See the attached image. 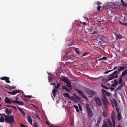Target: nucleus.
<instances>
[{
  "label": "nucleus",
  "mask_w": 127,
  "mask_h": 127,
  "mask_svg": "<svg viewBox=\"0 0 127 127\" xmlns=\"http://www.w3.org/2000/svg\"><path fill=\"white\" fill-rule=\"evenodd\" d=\"M57 90L56 89H54L52 90V93L53 94V95L54 97H55L56 96V93L57 92Z\"/></svg>",
  "instance_id": "nucleus-26"
},
{
  "label": "nucleus",
  "mask_w": 127,
  "mask_h": 127,
  "mask_svg": "<svg viewBox=\"0 0 127 127\" xmlns=\"http://www.w3.org/2000/svg\"><path fill=\"white\" fill-rule=\"evenodd\" d=\"M63 89L64 90H65L68 92H70V90L68 88H67L65 86H64L63 87Z\"/></svg>",
  "instance_id": "nucleus-35"
},
{
  "label": "nucleus",
  "mask_w": 127,
  "mask_h": 127,
  "mask_svg": "<svg viewBox=\"0 0 127 127\" xmlns=\"http://www.w3.org/2000/svg\"><path fill=\"white\" fill-rule=\"evenodd\" d=\"M73 107L75 109L76 111L77 112H78L79 111V110L78 109V106L75 105L73 106Z\"/></svg>",
  "instance_id": "nucleus-34"
},
{
  "label": "nucleus",
  "mask_w": 127,
  "mask_h": 127,
  "mask_svg": "<svg viewBox=\"0 0 127 127\" xmlns=\"http://www.w3.org/2000/svg\"><path fill=\"white\" fill-rule=\"evenodd\" d=\"M16 88V87L15 86H13V87H12L11 86V88H12V89H15V88Z\"/></svg>",
  "instance_id": "nucleus-58"
},
{
  "label": "nucleus",
  "mask_w": 127,
  "mask_h": 127,
  "mask_svg": "<svg viewBox=\"0 0 127 127\" xmlns=\"http://www.w3.org/2000/svg\"><path fill=\"white\" fill-rule=\"evenodd\" d=\"M5 87L9 90H12L11 86L8 85L6 84L5 85Z\"/></svg>",
  "instance_id": "nucleus-30"
},
{
  "label": "nucleus",
  "mask_w": 127,
  "mask_h": 127,
  "mask_svg": "<svg viewBox=\"0 0 127 127\" xmlns=\"http://www.w3.org/2000/svg\"><path fill=\"white\" fill-rule=\"evenodd\" d=\"M118 83V82L116 80H114V84L116 86L117 85Z\"/></svg>",
  "instance_id": "nucleus-42"
},
{
  "label": "nucleus",
  "mask_w": 127,
  "mask_h": 127,
  "mask_svg": "<svg viewBox=\"0 0 127 127\" xmlns=\"http://www.w3.org/2000/svg\"><path fill=\"white\" fill-rule=\"evenodd\" d=\"M94 99L98 107L101 106L102 105L101 102L98 96H95Z\"/></svg>",
  "instance_id": "nucleus-5"
},
{
  "label": "nucleus",
  "mask_w": 127,
  "mask_h": 127,
  "mask_svg": "<svg viewBox=\"0 0 127 127\" xmlns=\"http://www.w3.org/2000/svg\"><path fill=\"white\" fill-rule=\"evenodd\" d=\"M76 91L83 98H84L85 99H86L87 100H88V98H87V97L85 95V94L82 92L80 90H76Z\"/></svg>",
  "instance_id": "nucleus-7"
},
{
  "label": "nucleus",
  "mask_w": 127,
  "mask_h": 127,
  "mask_svg": "<svg viewBox=\"0 0 127 127\" xmlns=\"http://www.w3.org/2000/svg\"><path fill=\"white\" fill-rule=\"evenodd\" d=\"M116 110L117 111V112L118 113L119 112V108H116Z\"/></svg>",
  "instance_id": "nucleus-57"
},
{
  "label": "nucleus",
  "mask_w": 127,
  "mask_h": 127,
  "mask_svg": "<svg viewBox=\"0 0 127 127\" xmlns=\"http://www.w3.org/2000/svg\"><path fill=\"white\" fill-rule=\"evenodd\" d=\"M119 22L120 24H121L122 25H123L125 26V23H124L120 21H119Z\"/></svg>",
  "instance_id": "nucleus-48"
},
{
  "label": "nucleus",
  "mask_w": 127,
  "mask_h": 127,
  "mask_svg": "<svg viewBox=\"0 0 127 127\" xmlns=\"http://www.w3.org/2000/svg\"><path fill=\"white\" fill-rule=\"evenodd\" d=\"M20 126L21 127H27L26 126H25L22 123L20 124Z\"/></svg>",
  "instance_id": "nucleus-49"
},
{
  "label": "nucleus",
  "mask_w": 127,
  "mask_h": 127,
  "mask_svg": "<svg viewBox=\"0 0 127 127\" xmlns=\"http://www.w3.org/2000/svg\"><path fill=\"white\" fill-rule=\"evenodd\" d=\"M113 101L115 106H118V103L116 100V99H113Z\"/></svg>",
  "instance_id": "nucleus-27"
},
{
  "label": "nucleus",
  "mask_w": 127,
  "mask_h": 127,
  "mask_svg": "<svg viewBox=\"0 0 127 127\" xmlns=\"http://www.w3.org/2000/svg\"><path fill=\"white\" fill-rule=\"evenodd\" d=\"M14 103H16L20 105H23L24 103L22 102L17 100H14L12 101Z\"/></svg>",
  "instance_id": "nucleus-13"
},
{
  "label": "nucleus",
  "mask_w": 127,
  "mask_h": 127,
  "mask_svg": "<svg viewBox=\"0 0 127 127\" xmlns=\"http://www.w3.org/2000/svg\"><path fill=\"white\" fill-rule=\"evenodd\" d=\"M69 98L71 99V100L75 101H76V99L75 97L73 96H71L69 97Z\"/></svg>",
  "instance_id": "nucleus-28"
},
{
  "label": "nucleus",
  "mask_w": 127,
  "mask_h": 127,
  "mask_svg": "<svg viewBox=\"0 0 127 127\" xmlns=\"http://www.w3.org/2000/svg\"><path fill=\"white\" fill-rule=\"evenodd\" d=\"M125 67H124L122 66H120L119 68L118 69L119 72H120L121 71L124 70L125 69Z\"/></svg>",
  "instance_id": "nucleus-21"
},
{
  "label": "nucleus",
  "mask_w": 127,
  "mask_h": 127,
  "mask_svg": "<svg viewBox=\"0 0 127 127\" xmlns=\"http://www.w3.org/2000/svg\"><path fill=\"white\" fill-rule=\"evenodd\" d=\"M122 77H121V76L119 77V79L118 82L119 84H121L123 82V80Z\"/></svg>",
  "instance_id": "nucleus-31"
},
{
  "label": "nucleus",
  "mask_w": 127,
  "mask_h": 127,
  "mask_svg": "<svg viewBox=\"0 0 127 127\" xmlns=\"http://www.w3.org/2000/svg\"><path fill=\"white\" fill-rule=\"evenodd\" d=\"M110 89L111 91H112L114 90L115 88H112L111 87H110Z\"/></svg>",
  "instance_id": "nucleus-52"
},
{
  "label": "nucleus",
  "mask_w": 127,
  "mask_h": 127,
  "mask_svg": "<svg viewBox=\"0 0 127 127\" xmlns=\"http://www.w3.org/2000/svg\"><path fill=\"white\" fill-rule=\"evenodd\" d=\"M101 120V118L100 117H99L97 120V123L96 124V126H98L99 125V124H100V121Z\"/></svg>",
  "instance_id": "nucleus-22"
},
{
  "label": "nucleus",
  "mask_w": 127,
  "mask_h": 127,
  "mask_svg": "<svg viewBox=\"0 0 127 127\" xmlns=\"http://www.w3.org/2000/svg\"><path fill=\"white\" fill-rule=\"evenodd\" d=\"M126 75H127V76L126 78V80L127 81V69H126L122 72L121 75V77H123L125 76Z\"/></svg>",
  "instance_id": "nucleus-12"
},
{
  "label": "nucleus",
  "mask_w": 127,
  "mask_h": 127,
  "mask_svg": "<svg viewBox=\"0 0 127 127\" xmlns=\"http://www.w3.org/2000/svg\"><path fill=\"white\" fill-rule=\"evenodd\" d=\"M85 106L88 116L90 117H91L93 116V112L89 107V104H86Z\"/></svg>",
  "instance_id": "nucleus-4"
},
{
  "label": "nucleus",
  "mask_w": 127,
  "mask_h": 127,
  "mask_svg": "<svg viewBox=\"0 0 127 127\" xmlns=\"http://www.w3.org/2000/svg\"><path fill=\"white\" fill-rule=\"evenodd\" d=\"M7 93L9 94H10L12 95V92H7Z\"/></svg>",
  "instance_id": "nucleus-61"
},
{
  "label": "nucleus",
  "mask_w": 127,
  "mask_h": 127,
  "mask_svg": "<svg viewBox=\"0 0 127 127\" xmlns=\"http://www.w3.org/2000/svg\"><path fill=\"white\" fill-rule=\"evenodd\" d=\"M61 85V84L60 83H59L57 84V86H55V88L56 89H58L60 86Z\"/></svg>",
  "instance_id": "nucleus-38"
},
{
  "label": "nucleus",
  "mask_w": 127,
  "mask_h": 127,
  "mask_svg": "<svg viewBox=\"0 0 127 127\" xmlns=\"http://www.w3.org/2000/svg\"><path fill=\"white\" fill-rule=\"evenodd\" d=\"M5 120L7 123L11 124L14 121V119L12 115L6 116H5Z\"/></svg>",
  "instance_id": "nucleus-2"
},
{
  "label": "nucleus",
  "mask_w": 127,
  "mask_h": 127,
  "mask_svg": "<svg viewBox=\"0 0 127 127\" xmlns=\"http://www.w3.org/2000/svg\"><path fill=\"white\" fill-rule=\"evenodd\" d=\"M35 116H36V117L38 118L39 120H40V118H39V117L36 114V115H35Z\"/></svg>",
  "instance_id": "nucleus-54"
},
{
  "label": "nucleus",
  "mask_w": 127,
  "mask_h": 127,
  "mask_svg": "<svg viewBox=\"0 0 127 127\" xmlns=\"http://www.w3.org/2000/svg\"><path fill=\"white\" fill-rule=\"evenodd\" d=\"M102 100L103 105L106 109L107 107V104H108L109 103V101L105 96H103V98H102Z\"/></svg>",
  "instance_id": "nucleus-6"
},
{
  "label": "nucleus",
  "mask_w": 127,
  "mask_h": 127,
  "mask_svg": "<svg viewBox=\"0 0 127 127\" xmlns=\"http://www.w3.org/2000/svg\"><path fill=\"white\" fill-rule=\"evenodd\" d=\"M122 37V35H117L116 36V38L119 39L121 38Z\"/></svg>",
  "instance_id": "nucleus-39"
},
{
  "label": "nucleus",
  "mask_w": 127,
  "mask_h": 127,
  "mask_svg": "<svg viewBox=\"0 0 127 127\" xmlns=\"http://www.w3.org/2000/svg\"><path fill=\"white\" fill-rule=\"evenodd\" d=\"M63 95L64 97H67L68 98H69V97H70V96L69 94L66 93H64L63 94Z\"/></svg>",
  "instance_id": "nucleus-29"
},
{
  "label": "nucleus",
  "mask_w": 127,
  "mask_h": 127,
  "mask_svg": "<svg viewBox=\"0 0 127 127\" xmlns=\"http://www.w3.org/2000/svg\"><path fill=\"white\" fill-rule=\"evenodd\" d=\"M101 86L103 88H104L106 89H109V88L108 87L103 85L102 83L101 84Z\"/></svg>",
  "instance_id": "nucleus-33"
},
{
  "label": "nucleus",
  "mask_w": 127,
  "mask_h": 127,
  "mask_svg": "<svg viewBox=\"0 0 127 127\" xmlns=\"http://www.w3.org/2000/svg\"><path fill=\"white\" fill-rule=\"evenodd\" d=\"M113 70H109L107 71H106L104 73L105 74H107L109 72H111V71H113Z\"/></svg>",
  "instance_id": "nucleus-43"
},
{
  "label": "nucleus",
  "mask_w": 127,
  "mask_h": 127,
  "mask_svg": "<svg viewBox=\"0 0 127 127\" xmlns=\"http://www.w3.org/2000/svg\"><path fill=\"white\" fill-rule=\"evenodd\" d=\"M93 29V28L92 26H91V28L89 29H88V31H89L88 32H89V33H92L91 32L92 31Z\"/></svg>",
  "instance_id": "nucleus-40"
},
{
  "label": "nucleus",
  "mask_w": 127,
  "mask_h": 127,
  "mask_svg": "<svg viewBox=\"0 0 127 127\" xmlns=\"http://www.w3.org/2000/svg\"><path fill=\"white\" fill-rule=\"evenodd\" d=\"M101 91L102 94H106L109 95H110V93L108 92H107L104 89H102L101 90Z\"/></svg>",
  "instance_id": "nucleus-17"
},
{
  "label": "nucleus",
  "mask_w": 127,
  "mask_h": 127,
  "mask_svg": "<svg viewBox=\"0 0 127 127\" xmlns=\"http://www.w3.org/2000/svg\"><path fill=\"white\" fill-rule=\"evenodd\" d=\"M24 96L25 97H29V98H31L32 97V95H25Z\"/></svg>",
  "instance_id": "nucleus-47"
},
{
  "label": "nucleus",
  "mask_w": 127,
  "mask_h": 127,
  "mask_svg": "<svg viewBox=\"0 0 127 127\" xmlns=\"http://www.w3.org/2000/svg\"><path fill=\"white\" fill-rule=\"evenodd\" d=\"M55 84V83H51V85H54Z\"/></svg>",
  "instance_id": "nucleus-62"
},
{
  "label": "nucleus",
  "mask_w": 127,
  "mask_h": 127,
  "mask_svg": "<svg viewBox=\"0 0 127 127\" xmlns=\"http://www.w3.org/2000/svg\"><path fill=\"white\" fill-rule=\"evenodd\" d=\"M123 87L122 85H120L118 88H117L115 91V94L116 95H117V91L118 90H120Z\"/></svg>",
  "instance_id": "nucleus-15"
},
{
  "label": "nucleus",
  "mask_w": 127,
  "mask_h": 127,
  "mask_svg": "<svg viewBox=\"0 0 127 127\" xmlns=\"http://www.w3.org/2000/svg\"><path fill=\"white\" fill-rule=\"evenodd\" d=\"M125 84L124 83H122L120 85H122V86H123V85H124Z\"/></svg>",
  "instance_id": "nucleus-64"
},
{
  "label": "nucleus",
  "mask_w": 127,
  "mask_h": 127,
  "mask_svg": "<svg viewBox=\"0 0 127 127\" xmlns=\"http://www.w3.org/2000/svg\"><path fill=\"white\" fill-rule=\"evenodd\" d=\"M98 32L97 31H95L94 32H92L91 34H95L98 33Z\"/></svg>",
  "instance_id": "nucleus-41"
},
{
  "label": "nucleus",
  "mask_w": 127,
  "mask_h": 127,
  "mask_svg": "<svg viewBox=\"0 0 127 127\" xmlns=\"http://www.w3.org/2000/svg\"><path fill=\"white\" fill-rule=\"evenodd\" d=\"M106 4L107 6L109 8H113V5H114V3L111 2H108L106 3Z\"/></svg>",
  "instance_id": "nucleus-14"
},
{
  "label": "nucleus",
  "mask_w": 127,
  "mask_h": 127,
  "mask_svg": "<svg viewBox=\"0 0 127 127\" xmlns=\"http://www.w3.org/2000/svg\"><path fill=\"white\" fill-rule=\"evenodd\" d=\"M60 80L66 84V86L68 87H71V82L67 78L64 76H62L60 78Z\"/></svg>",
  "instance_id": "nucleus-3"
},
{
  "label": "nucleus",
  "mask_w": 127,
  "mask_h": 127,
  "mask_svg": "<svg viewBox=\"0 0 127 127\" xmlns=\"http://www.w3.org/2000/svg\"><path fill=\"white\" fill-rule=\"evenodd\" d=\"M73 95L78 100H80V97L79 96H77L75 94H73Z\"/></svg>",
  "instance_id": "nucleus-36"
},
{
  "label": "nucleus",
  "mask_w": 127,
  "mask_h": 127,
  "mask_svg": "<svg viewBox=\"0 0 127 127\" xmlns=\"http://www.w3.org/2000/svg\"><path fill=\"white\" fill-rule=\"evenodd\" d=\"M117 66L114 67L113 69V70H114L116 69L117 68Z\"/></svg>",
  "instance_id": "nucleus-63"
},
{
  "label": "nucleus",
  "mask_w": 127,
  "mask_h": 127,
  "mask_svg": "<svg viewBox=\"0 0 127 127\" xmlns=\"http://www.w3.org/2000/svg\"><path fill=\"white\" fill-rule=\"evenodd\" d=\"M13 100L10 101L9 98L7 97H6L5 98L4 101L6 103H8L9 104H11V103L12 102V101Z\"/></svg>",
  "instance_id": "nucleus-10"
},
{
  "label": "nucleus",
  "mask_w": 127,
  "mask_h": 127,
  "mask_svg": "<svg viewBox=\"0 0 127 127\" xmlns=\"http://www.w3.org/2000/svg\"><path fill=\"white\" fill-rule=\"evenodd\" d=\"M78 106L79 107V109H80V110L81 111H82V107L81 106V105L80 104H78Z\"/></svg>",
  "instance_id": "nucleus-44"
},
{
  "label": "nucleus",
  "mask_w": 127,
  "mask_h": 127,
  "mask_svg": "<svg viewBox=\"0 0 127 127\" xmlns=\"http://www.w3.org/2000/svg\"><path fill=\"white\" fill-rule=\"evenodd\" d=\"M103 60H107V58L106 57H103L102 58V59Z\"/></svg>",
  "instance_id": "nucleus-51"
},
{
  "label": "nucleus",
  "mask_w": 127,
  "mask_h": 127,
  "mask_svg": "<svg viewBox=\"0 0 127 127\" xmlns=\"http://www.w3.org/2000/svg\"><path fill=\"white\" fill-rule=\"evenodd\" d=\"M0 79L2 80H6V83H10V81H9L10 78L9 77L4 76L1 77Z\"/></svg>",
  "instance_id": "nucleus-9"
},
{
  "label": "nucleus",
  "mask_w": 127,
  "mask_h": 127,
  "mask_svg": "<svg viewBox=\"0 0 127 127\" xmlns=\"http://www.w3.org/2000/svg\"><path fill=\"white\" fill-rule=\"evenodd\" d=\"M121 114L120 112H119L118 113L117 119L119 121L121 119Z\"/></svg>",
  "instance_id": "nucleus-18"
},
{
  "label": "nucleus",
  "mask_w": 127,
  "mask_h": 127,
  "mask_svg": "<svg viewBox=\"0 0 127 127\" xmlns=\"http://www.w3.org/2000/svg\"><path fill=\"white\" fill-rule=\"evenodd\" d=\"M17 107L18 110H19L20 111L21 113L22 116L23 117H25V112H24V111L19 107Z\"/></svg>",
  "instance_id": "nucleus-16"
},
{
  "label": "nucleus",
  "mask_w": 127,
  "mask_h": 127,
  "mask_svg": "<svg viewBox=\"0 0 127 127\" xmlns=\"http://www.w3.org/2000/svg\"><path fill=\"white\" fill-rule=\"evenodd\" d=\"M87 93L91 96H93L95 94V92L94 91L90 90H88Z\"/></svg>",
  "instance_id": "nucleus-8"
},
{
  "label": "nucleus",
  "mask_w": 127,
  "mask_h": 127,
  "mask_svg": "<svg viewBox=\"0 0 127 127\" xmlns=\"http://www.w3.org/2000/svg\"><path fill=\"white\" fill-rule=\"evenodd\" d=\"M101 4V2H99L98 1L96 2L97 4V5L98 6H99V5Z\"/></svg>",
  "instance_id": "nucleus-53"
},
{
  "label": "nucleus",
  "mask_w": 127,
  "mask_h": 127,
  "mask_svg": "<svg viewBox=\"0 0 127 127\" xmlns=\"http://www.w3.org/2000/svg\"><path fill=\"white\" fill-rule=\"evenodd\" d=\"M5 112L6 114L8 115L10 114L12 112L11 110H8L7 109L5 110Z\"/></svg>",
  "instance_id": "nucleus-23"
},
{
  "label": "nucleus",
  "mask_w": 127,
  "mask_h": 127,
  "mask_svg": "<svg viewBox=\"0 0 127 127\" xmlns=\"http://www.w3.org/2000/svg\"><path fill=\"white\" fill-rule=\"evenodd\" d=\"M111 118L113 123L112 125V123L109 119L107 120L108 123L106 121L104 122L102 127H115V120L116 119V115L114 112H112V114L111 115Z\"/></svg>",
  "instance_id": "nucleus-1"
},
{
  "label": "nucleus",
  "mask_w": 127,
  "mask_h": 127,
  "mask_svg": "<svg viewBox=\"0 0 127 127\" xmlns=\"http://www.w3.org/2000/svg\"><path fill=\"white\" fill-rule=\"evenodd\" d=\"M104 117H106L107 115V112L105 111H104L102 113Z\"/></svg>",
  "instance_id": "nucleus-32"
},
{
  "label": "nucleus",
  "mask_w": 127,
  "mask_h": 127,
  "mask_svg": "<svg viewBox=\"0 0 127 127\" xmlns=\"http://www.w3.org/2000/svg\"><path fill=\"white\" fill-rule=\"evenodd\" d=\"M83 23L84 26H85L86 25V23L84 22H83Z\"/></svg>",
  "instance_id": "nucleus-60"
},
{
  "label": "nucleus",
  "mask_w": 127,
  "mask_h": 127,
  "mask_svg": "<svg viewBox=\"0 0 127 127\" xmlns=\"http://www.w3.org/2000/svg\"><path fill=\"white\" fill-rule=\"evenodd\" d=\"M110 76L111 77H108V79L107 80V81H110L113 78H117L118 77V74H116L115 76Z\"/></svg>",
  "instance_id": "nucleus-11"
},
{
  "label": "nucleus",
  "mask_w": 127,
  "mask_h": 127,
  "mask_svg": "<svg viewBox=\"0 0 127 127\" xmlns=\"http://www.w3.org/2000/svg\"><path fill=\"white\" fill-rule=\"evenodd\" d=\"M9 107H11L12 108H13L14 109H16V107L15 106H9Z\"/></svg>",
  "instance_id": "nucleus-55"
},
{
  "label": "nucleus",
  "mask_w": 127,
  "mask_h": 127,
  "mask_svg": "<svg viewBox=\"0 0 127 127\" xmlns=\"http://www.w3.org/2000/svg\"><path fill=\"white\" fill-rule=\"evenodd\" d=\"M76 53L78 54H79V52L77 50H75Z\"/></svg>",
  "instance_id": "nucleus-59"
},
{
  "label": "nucleus",
  "mask_w": 127,
  "mask_h": 127,
  "mask_svg": "<svg viewBox=\"0 0 127 127\" xmlns=\"http://www.w3.org/2000/svg\"><path fill=\"white\" fill-rule=\"evenodd\" d=\"M20 92V90H14L12 92V95H15L17 93H19Z\"/></svg>",
  "instance_id": "nucleus-20"
},
{
  "label": "nucleus",
  "mask_w": 127,
  "mask_h": 127,
  "mask_svg": "<svg viewBox=\"0 0 127 127\" xmlns=\"http://www.w3.org/2000/svg\"><path fill=\"white\" fill-rule=\"evenodd\" d=\"M101 7L99 6H98V7H97V10L98 11H100V8H101Z\"/></svg>",
  "instance_id": "nucleus-46"
},
{
  "label": "nucleus",
  "mask_w": 127,
  "mask_h": 127,
  "mask_svg": "<svg viewBox=\"0 0 127 127\" xmlns=\"http://www.w3.org/2000/svg\"><path fill=\"white\" fill-rule=\"evenodd\" d=\"M4 121V117L1 116L0 117V122H3Z\"/></svg>",
  "instance_id": "nucleus-37"
},
{
  "label": "nucleus",
  "mask_w": 127,
  "mask_h": 127,
  "mask_svg": "<svg viewBox=\"0 0 127 127\" xmlns=\"http://www.w3.org/2000/svg\"><path fill=\"white\" fill-rule=\"evenodd\" d=\"M116 86L115 85L114 83L111 86V87H114Z\"/></svg>",
  "instance_id": "nucleus-56"
},
{
  "label": "nucleus",
  "mask_w": 127,
  "mask_h": 127,
  "mask_svg": "<svg viewBox=\"0 0 127 127\" xmlns=\"http://www.w3.org/2000/svg\"><path fill=\"white\" fill-rule=\"evenodd\" d=\"M28 121L29 123L32 125V118L29 116H27Z\"/></svg>",
  "instance_id": "nucleus-19"
},
{
  "label": "nucleus",
  "mask_w": 127,
  "mask_h": 127,
  "mask_svg": "<svg viewBox=\"0 0 127 127\" xmlns=\"http://www.w3.org/2000/svg\"><path fill=\"white\" fill-rule=\"evenodd\" d=\"M88 54V53H87V52L84 53H83V54L82 55V56H85L86 55H87Z\"/></svg>",
  "instance_id": "nucleus-50"
},
{
  "label": "nucleus",
  "mask_w": 127,
  "mask_h": 127,
  "mask_svg": "<svg viewBox=\"0 0 127 127\" xmlns=\"http://www.w3.org/2000/svg\"><path fill=\"white\" fill-rule=\"evenodd\" d=\"M34 127H38L37 124L36 122H34Z\"/></svg>",
  "instance_id": "nucleus-45"
},
{
  "label": "nucleus",
  "mask_w": 127,
  "mask_h": 127,
  "mask_svg": "<svg viewBox=\"0 0 127 127\" xmlns=\"http://www.w3.org/2000/svg\"><path fill=\"white\" fill-rule=\"evenodd\" d=\"M121 2L123 6L127 7V2L125 3L124 2L123 0H121Z\"/></svg>",
  "instance_id": "nucleus-24"
},
{
  "label": "nucleus",
  "mask_w": 127,
  "mask_h": 127,
  "mask_svg": "<svg viewBox=\"0 0 127 127\" xmlns=\"http://www.w3.org/2000/svg\"><path fill=\"white\" fill-rule=\"evenodd\" d=\"M118 71H115L113 73L109 75V76H114L115 75V74L118 73Z\"/></svg>",
  "instance_id": "nucleus-25"
}]
</instances>
